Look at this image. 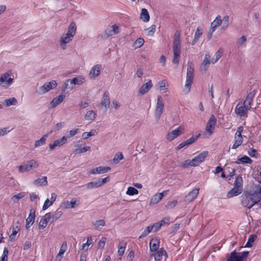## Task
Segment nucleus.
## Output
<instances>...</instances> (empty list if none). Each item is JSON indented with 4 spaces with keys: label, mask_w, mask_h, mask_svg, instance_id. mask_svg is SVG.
<instances>
[{
    "label": "nucleus",
    "mask_w": 261,
    "mask_h": 261,
    "mask_svg": "<svg viewBox=\"0 0 261 261\" xmlns=\"http://www.w3.org/2000/svg\"><path fill=\"white\" fill-rule=\"evenodd\" d=\"M261 200V182H259L258 188L253 192L245 193L242 196V205L248 208H251Z\"/></svg>",
    "instance_id": "1"
},
{
    "label": "nucleus",
    "mask_w": 261,
    "mask_h": 261,
    "mask_svg": "<svg viewBox=\"0 0 261 261\" xmlns=\"http://www.w3.org/2000/svg\"><path fill=\"white\" fill-rule=\"evenodd\" d=\"M76 25L73 22H71L68 28L67 33L63 34L60 37L59 44L62 49L67 48V44L73 39L76 34Z\"/></svg>",
    "instance_id": "2"
},
{
    "label": "nucleus",
    "mask_w": 261,
    "mask_h": 261,
    "mask_svg": "<svg viewBox=\"0 0 261 261\" xmlns=\"http://www.w3.org/2000/svg\"><path fill=\"white\" fill-rule=\"evenodd\" d=\"M194 76V65L192 62L189 61L187 64L185 89L187 92H190Z\"/></svg>",
    "instance_id": "3"
},
{
    "label": "nucleus",
    "mask_w": 261,
    "mask_h": 261,
    "mask_svg": "<svg viewBox=\"0 0 261 261\" xmlns=\"http://www.w3.org/2000/svg\"><path fill=\"white\" fill-rule=\"evenodd\" d=\"M228 18L222 17H222H216V19L211 23L210 29L211 33H213L215 29L220 25H221L223 29L226 28L228 25L229 22Z\"/></svg>",
    "instance_id": "4"
},
{
    "label": "nucleus",
    "mask_w": 261,
    "mask_h": 261,
    "mask_svg": "<svg viewBox=\"0 0 261 261\" xmlns=\"http://www.w3.org/2000/svg\"><path fill=\"white\" fill-rule=\"evenodd\" d=\"M38 166V163L36 161L32 160L18 166V169L20 172H24L36 168Z\"/></svg>",
    "instance_id": "5"
},
{
    "label": "nucleus",
    "mask_w": 261,
    "mask_h": 261,
    "mask_svg": "<svg viewBox=\"0 0 261 261\" xmlns=\"http://www.w3.org/2000/svg\"><path fill=\"white\" fill-rule=\"evenodd\" d=\"M58 84L55 80H52L49 82H46L42 86L39 87V93L40 94H43L52 89H55Z\"/></svg>",
    "instance_id": "6"
},
{
    "label": "nucleus",
    "mask_w": 261,
    "mask_h": 261,
    "mask_svg": "<svg viewBox=\"0 0 261 261\" xmlns=\"http://www.w3.org/2000/svg\"><path fill=\"white\" fill-rule=\"evenodd\" d=\"M248 251L237 253L234 251L231 253L230 256L227 261H244V259L248 256Z\"/></svg>",
    "instance_id": "7"
},
{
    "label": "nucleus",
    "mask_w": 261,
    "mask_h": 261,
    "mask_svg": "<svg viewBox=\"0 0 261 261\" xmlns=\"http://www.w3.org/2000/svg\"><path fill=\"white\" fill-rule=\"evenodd\" d=\"M154 257V261H166L168 254L163 248H160L158 251L151 254Z\"/></svg>",
    "instance_id": "8"
},
{
    "label": "nucleus",
    "mask_w": 261,
    "mask_h": 261,
    "mask_svg": "<svg viewBox=\"0 0 261 261\" xmlns=\"http://www.w3.org/2000/svg\"><path fill=\"white\" fill-rule=\"evenodd\" d=\"M164 107V100L161 95L158 97V101L155 109V116L158 119H159L163 113Z\"/></svg>",
    "instance_id": "9"
},
{
    "label": "nucleus",
    "mask_w": 261,
    "mask_h": 261,
    "mask_svg": "<svg viewBox=\"0 0 261 261\" xmlns=\"http://www.w3.org/2000/svg\"><path fill=\"white\" fill-rule=\"evenodd\" d=\"M250 108H248L247 106L245 104L239 103L237 104L236 109H235V113L237 115L240 116V117L244 116L245 115L248 111L250 110Z\"/></svg>",
    "instance_id": "10"
},
{
    "label": "nucleus",
    "mask_w": 261,
    "mask_h": 261,
    "mask_svg": "<svg viewBox=\"0 0 261 261\" xmlns=\"http://www.w3.org/2000/svg\"><path fill=\"white\" fill-rule=\"evenodd\" d=\"M216 122L217 120L215 116L213 115H212L205 127V130L209 134V135H211L214 133Z\"/></svg>",
    "instance_id": "11"
},
{
    "label": "nucleus",
    "mask_w": 261,
    "mask_h": 261,
    "mask_svg": "<svg viewBox=\"0 0 261 261\" xmlns=\"http://www.w3.org/2000/svg\"><path fill=\"white\" fill-rule=\"evenodd\" d=\"M80 204L79 200H76L75 198L71 199L70 201H65L61 203V207L64 209H69L74 208Z\"/></svg>",
    "instance_id": "12"
},
{
    "label": "nucleus",
    "mask_w": 261,
    "mask_h": 261,
    "mask_svg": "<svg viewBox=\"0 0 261 261\" xmlns=\"http://www.w3.org/2000/svg\"><path fill=\"white\" fill-rule=\"evenodd\" d=\"M120 32V27L117 24H113L108 27L105 31L104 35L106 37L112 36Z\"/></svg>",
    "instance_id": "13"
},
{
    "label": "nucleus",
    "mask_w": 261,
    "mask_h": 261,
    "mask_svg": "<svg viewBox=\"0 0 261 261\" xmlns=\"http://www.w3.org/2000/svg\"><path fill=\"white\" fill-rule=\"evenodd\" d=\"M208 155L207 151H203L192 160L193 167L199 165L203 162Z\"/></svg>",
    "instance_id": "14"
},
{
    "label": "nucleus",
    "mask_w": 261,
    "mask_h": 261,
    "mask_svg": "<svg viewBox=\"0 0 261 261\" xmlns=\"http://www.w3.org/2000/svg\"><path fill=\"white\" fill-rule=\"evenodd\" d=\"M184 130V127L180 126L175 130L169 133L167 135L166 139L169 141H172L177 136L182 134Z\"/></svg>",
    "instance_id": "15"
},
{
    "label": "nucleus",
    "mask_w": 261,
    "mask_h": 261,
    "mask_svg": "<svg viewBox=\"0 0 261 261\" xmlns=\"http://www.w3.org/2000/svg\"><path fill=\"white\" fill-rule=\"evenodd\" d=\"M67 142V137L65 136L61 138L55 140L52 143L49 145L50 150H53L58 147H60L65 144Z\"/></svg>",
    "instance_id": "16"
},
{
    "label": "nucleus",
    "mask_w": 261,
    "mask_h": 261,
    "mask_svg": "<svg viewBox=\"0 0 261 261\" xmlns=\"http://www.w3.org/2000/svg\"><path fill=\"white\" fill-rule=\"evenodd\" d=\"M211 63H212L211 56L208 53H206L204 59L200 65L201 71L205 72L207 70Z\"/></svg>",
    "instance_id": "17"
},
{
    "label": "nucleus",
    "mask_w": 261,
    "mask_h": 261,
    "mask_svg": "<svg viewBox=\"0 0 261 261\" xmlns=\"http://www.w3.org/2000/svg\"><path fill=\"white\" fill-rule=\"evenodd\" d=\"M110 170H111V168L110 167L99 166V167L90 169L88 172V174L89 175L102 174V173H105L108 172Z\"/></svg>",
    "instance_id": "18"
},
{
    "label": "nucleus",
    "mask_w": 261,
    "mask_h": 261,
    "mask_svg": "<svg viewBox=\"0 0 261 261\" xmlns=\"http://www.w3.org/2000/svg\"><path fill=\"white\" fill-rule=\"evenodd\" d=\"M110 98L108 91H105L101 100L100 106L107 110L110 107Z\"/></svg>",
    "instance_id": "19"
},
{
    "label": "nucleus",
    "mask_w": 261,
    "mask_h": 261,
    "mask_svg": "<svg viewBox=\"0 0 261 261\" xmlns=\"http://www.w3.org/2000/svg\"><path fill=\"white\" fill-rule=\"evenodd\" d=\"M180 33L176 31L174 34V38L173 43V50L180 51Z\"/></svg>",
    "instance_id": "20"
},
{
    "label": "nucleus",
    "mask_w": 261,
    "mask_h": 261,
    "mask_svg": "<svg viewBox=\"0 0 261 261\" xmlns=\"http://www.w3.org/2000/svg\"><path fill=\"white\" fill-rule=\"evenodd\" d=\"M153 85L151 80H149L145 84L142 85L138 91L139 94L143 95L146 93L152 87Z\"/></svg>",
    "instance_id": "21"
},
{
    "label": "nucleus",
    "mask_w": 261,
    "mask_h": 261,
    "mask_svg": "<svg viewBox=\"0 0 261 261\" xmlns=\"http://www.w3.org/2000/svg\"><path fill=\"white\" fill-rule=\"evenodd\" d=\"M49 221L51 222V215L50 213H47L41 219V220L39 223V229L44 228L46 226L47 223L49 222Z\"/></svg>",
    "instance_id": "22"
},
{
    "label": "nucleus",
    "mask_w": 261,
    "mask_h": 261,
    "mask_svg": "<svg viewBox=\"0 0 261 261\" xmlns=\"http://www.w3.org/2000/svg\"><path fill=\"white\" fill-rule=\"evenodd\" d=\"M160 241L157 238L152 239L149 243L150 251L151 252H156L159 250Z\"/></svg>",
    "instance_id": "23"
},
{
    "label": "nucleus",
    "mask_w": 261,
    "mask_h": 261,
    "mask_svg": "<svg viewBox=\"0 0 261 261\" xmlns=\"http://www.w3.org/2000/svg\"><path fill=\"white\" fill-rule=\"evenodd\" d=\"M101 70V66L100 65H94L91 69L90 73H89V77L90 79H94L96 77L98 76L100 73Z\"/></svg>",
    "instance_id": "24"
},
{
    "label": "nucleus",
    "mask_w": 261,
    "mask_h": 261,
    "mask_svg": "<svg viewBox=\"0 0 261 261\" xmlns=\"http://www.w3.org/2000/svg\"><path fill=\"white\" fill-rule=\"evenodd\" d=\"M35 218V211L31 210L29 217L26 220L25 227L27 229L29 228L34 223Z\"/></svg>",
    "instance_id": "25"
},
{
    "label": "nucleus",
    "mask_w": 261,
    "mask_h": 261,
    "mask_svg": "<svg viewBox=\"0 0 261 261\" xmlns=\"http://www.w3.org/2000/svg\"><path fill=\"white\" fill-rule=\"evenodd\" d=\"M65 97V95H60L58 97L54 98L50 102V107L54 108L61 103Z\"/></svg>",
    "instance_id": "26"
},
{
    "label": "nucleus",
    "mask_w": 261,
    "mask_h": 261,
    "mask_svg": "<svg viewBox=\"0 0 261 261\" xmlns=\"http://www.w3.org/2000/svg\"><path fill=\"white\" fill-rule=\"evenodd\" d=\"M164 193H166V191H164L162 193L154 195L150 200V204L154 205L158 203L163 198Z\"/></svg>",
    "instance_id": "27"
},
{
    "label": "nucleus",
    "mask_w": 261,
    "mask_h": 261,
    "mask_svg": "<svg viewBox=\"0 0 261 261\" xmlns=\"http://www.w3.org/2000/svg\"><path fill=\"white\" fill-rule=\"evenodd\" d=\"M256 94V91L253 90L252 91L250 92L247 95V98H246L245 100L243 102L244 104H245L246 106H247L248 108H251V105L252 101V100Z\"/></svg>",
    "instance_id": "28"
},
{
    "label": "nucleus",
    "mask_w": 261,
    "mask_h": 261,
    "mask_svg": "<svg viewBox=\"0 0 261 261\" xmlns=\"http://www.w3.org/2000/svg\"><path fill=\"white\" fill-rule=\"evenodd\" d=\"M199 194V189H194L190 192L186 196V200L192 201L196 198Z\"/></svg>",
    "instance_id": "29"
},
{
    "label": "nucleus",
    "mask_w": 261,
    "mask_h": 261,
    "mask_svg": "<svg viewBox=\"0 0 261 261\" xmlns=\"http://www.w3.org/2000/svg\"><path fill=\"white\" fill-rule=\"evenodd\" d=\"M74 85L72 83V81L71 79L67 80L65 81L64 84L62 86V91H65L66 90L68 89H73L74 87Z\"/></svg>",
    "instance_id": "30"
},
{
    "label": "nucleus",
    "mask_w": 261,
    "mask_h": 261,
    "mask_svg": "<svg viewBox=\"0 0 261 261\" xmlns=\"http://www.w3.org/2000/svg\"><path fill=\"white\" fill-rule=\"evenodd\" d=\"M34 184L37 186H47V177L46 176H42L41 178H37L34 180Z\"/></svg>",
    "instance_id": "31"
},
{
    "label": "nucleus",
    "mask_w": 261,
    "mask_h": 261,
    "mask_svg": "<svg viewBox=\"0 0 261 261\" xmlns=\"http://www.w3.org/2000/svg\"><path fill=\"white\" fill-rule=\"evenodd\" d=\"M242 190L234 186V188L227 193V197L231 198L241 193Z\"/></svg>",
    "instance_id": "32"
},
{
    "label": "nucleus",
    "mask_w": 261,
    "mask_h": 261,
    "mask_svg": "<svg viewBox=\"0 0 261 261\" xmlns=\"http://www.w3.org/2000/svg\"><path fill=\"white\" fill-rule=\"evenodd\" d=\"M96 116V112L90 110L86 112L84 118L87 120H93Z\"/></svg>",
    "instance_id": "33"
},
{
    "label": "nucleus",
    "mask_w": 261,
    "mask_h": 261,
    "mask_svg": "<svg viewBox=\"0 0 261 261\" xmlns=\"http://www.w3.org/2000/svg\"><path fill=\"white\" fill-rule=\"evenodd\" d=\"M66 249H67V244H66V243H63L61 245V246L60 247V250H59V252L58 254H57V255L56 256V258L57 259L60 260L62 258V255L65 252V251L66 250Z\"/></svg>",
    "instance_id": "34"
},
{
    "label": "nucleus",
    "mask_w": 261,
    "mask_h": 261,
    "mask_svg": "<svg viewBox=\"0 0 261 261\" xmlns=\"http://www.w3.org/2000/svg\"><path fill=\"white\" fill-rule=\"evenodd\" d=\"M222 54L223 50L221 49H219L218 51H217L214 57L211 59L212 63L215 64L216 63L221 57Z\"/></svg>",
    "instance_id": "35"
},
{
    "label": "nucleus",
    "mask_w": 261,
    "mask_h": 261,
    "mask_svg": "<svg viewBox=\"0 0 261 261\" xmlns=\"http://www.w3.org/2000/svg\"><path fill=\"white\" fill-rule=\"evenodd\" d=\"M100 186H101L98 179L94 181L90 182L86 185V187L87 189L97 188Z\"/></svg>",
    "instance_id": "36"
},
{
    "label": "nucleus",
    "mask_w": 261,
    "mask_h": 261,
    "mask_svg": "<svg viewBox=\"0 0 261 261\" xmlns=\"http://www.w3.org/2000/svg\"><path fill=\"white\" fill-rule=\"evenodd\" d=\"M243 142V138L242 136H235L234 137V142L232 147V149H236L239 146H240Z\"/></svg>",
    "instance_id": "37"
},
{
    "label": "nucleus",
    "mask_w": 261,
    "mask_h": 261,
    "mask_svg": "<svg viewBox=\"0 0 261 261\" xmlns=\"http://www.w3.org/2000/svg\"><path fill=\"white\" fill-rule=\"evenodd\" d=\"M48 137V134H46L43 135L41 139L36 141L35 143V147H38L44 145L45 143L46 140Z\"/></svg>",
    "instance_id": "38"
},
{
    "label": "nucleus",
    "mask_w": 261,
    "mask_h": 261,
    "mask_svg": "<svg viewBox=\"0 0 261 261\" xmlns=\"http://www.w3.org/2000/svg\"><path fill=\"white\" fill-rule=\"evenodd\" d=\"M180 51L173 50V59L172 62L173 64L178 65L179 62V56L180 54Z\"/></svg>",
    "instance_id": "39"
},
{
    "label": "nucleus",
    "mask_w": 261,
    "mask_h": 261,
    "mask_svg": "<svg viewBox=\"0 0 261 261\" xmlns=\"http://www.w3.org/2000/svg\"><path fill=\"white\" fill-rule=\"evenodd\" d=\"M4 103L6 107L15 106L17 103V100L15 97H13L5 99Z\"/></svg>",
    "instance_id": "40"
},
{
    "label": "nucleus",
    "mask_w": 261,
    "mask_h": 261,
    "mask_svg": "<svg viewBox=\"0 0 261 261\" xmlns=\"http://www.w3.org/2000/svg\"><path fill=\"white\" fill-rule=\"evenodd\" d=\"M73 83L74 86L76 85H81L85 82V79L83 77L80 76L76 77H74L71 79Z\"/></svg>",
    "instance_id": "41"
},
{
    "label": "nucleus",
    "mask_w": 261,
    "mask_h": 261,
    "mask_svg": "<svg viewBox=\"0 0 261 261\" xmlns=\"http://www.w3.org/2000/svg\"><path fill=\"white\" fill-rule=\"evenodd\" d=\"M202 34V31L199 28H197L196 29V31L195 33V36L194 38L192 41V44L194 45L197 40H198L199 38L201 36V35Z\"/></svg>",
    "instance_id": "42"
},
{
    "label": "nucleus",
    "mask_w": 261,
    "mask_h": 261,
    "mask_svg": "<svg viewBox=\"0 0 261 261\" xmlns=\"http://www.w3.org/2000/svg\"><path fill=\"white\" fill-rule=\"evenodd\" d=\"M97 134L96 130H91L90 132H84L83 133L82 137L84 139H86L91 136H95Z\"/></svg>",
    "instance_id": "43"
},
{
    "label": "nucleus",
    "mask_w": 261,
    "mask_h": 261,
    "mask_svg": "<svg viewBox=\"0 0 261 261\" xmlns=\"http://www.w3.org/2000/svg\"><path fill=\"white\" fill-rule=\"evenodd\" d=\"M242 178L240 176H237L235 180L234 187L239 189H240L241 190H242Z\"/></svg>",
    "instance_id": "44"
},
{
    "label": "nucleus",
    "mask_w": 261,
    "mask_h": 261,
    "mask_svg": "<svg viewBox=\"0 0 261 261\" xmlns=\"http://www.w3.org/2000/svg\"><path fill=\"white\" fill-rule=\"evenodd\" d=\"M144 41L143 38H138L133 44V46L135 48L141 47L144 44Z\"/></svg>",
    "instance_id": "45"
},
{
    "label": "nucleus",
    "mask_w": 261,
    "mask_h": 261,
    "mask_svg": "<svg viewBox=\"0 0 261 261\" xmlns=\"http://www.w3.org/2000/svg\"><path fill=\"white\" fill-rule=\"evenodd\" d=\"M125 249V244L120 243L118 246V253L120 256L123 255Z\"/></svg>",
    "instance_id": "46"
},
{
    "label": "nucleus",
    "mask_w": 261,
    "mask_h": 261,
    "mask_svg": "<svg viewBox=\"0 0 261 261\" xmlns=\"http://www.w3.org/2000/svg\"><path fill=\"white\" fill-rule=\"evenodd\" d=\"M123 159V155L122 153L118 152L115 154L113 161L114 164H117L119 162L120 160H122Z\"/></svg>",
    "instance_id": "47"
},
{
    "label": "nucleus",
    "mask_w": 261,
    "mask_h": 261,
    "mask_svg": "<svg viewBox=\"0 0 261 261\" xmlns=\"http://www.w3.org/2000/svg\"><path fill=\"white\" fill-rule=\"evenodd\" d=\"M79 132V129H77V128L73 129L70 130L69 132H67L66 136H65V137H67V139L68 138H71L73 136H75Z\"/></svg>",
    "instance_id": "48"
},
{
    "label": "nucleus",
    "mask_w": 261,
    "mask_h": 261,
    "mask_svg": "<svg viewBox=\"0 0 261 261\" xmlns=\"http://www.w3.org/2000/svg\"><path fill=\"white\" fill-rule=\"evenodd\" d=\"M126 194L128 195H134L138 194V191L134 187H129L126 192Z\"/></svg>",
    "instance_id": "49"
},
{
    "label": "nucleus",
    "mask_w": 261,
    "mask_h": 261,
    "mask_svg": "<svg viewBox=\"0 0 261 261\" xmlns=\"http://www.w3.org/2000/svg\"><path fill=\"white\" fill-rule=\"evenodd\" d=\"M153 230V227L150 226H147L146 229L142 232V234L139 237L140 238L144 237L148 234Z\"/></svg>",
    "instance_id": "50"
},
{
    "label": "nucleus",
    "mask_w": 261,
    "mask_h": 261,
    "mask_svg": "<svg viewBox=\"0 0 261 261\" xmlns=\"http://www.w3.org/2000/svg\"><path fill=\"white\" fill-rule=\"evenodd\" d=\"M19 230L20 227L19 226H16L15 227L13 228L12 233L9 236V239L11 240H14L16 234L19 231Z\"/></svg>",
    "instance_id": "51"
},
{
    "label": "nucleus",
    "mask_w": 261,
    "mask_h": 261,
    "mask_svg": "<svg viewBox=\"0 0 261 261\" xmlns=\"http://www.w3.org/2000/svg\"><path fill=\"white\" fill-rule=\"evenodd\" d=\"M180 166L187 168L189 167H193L192 160H187L180 164Z\"/></svg>",
    "instance_id": "52"
},
{
    "label": "nucleus",
    "mask_w": 261,
    "mask_h": 261,
    "mask_svg": "<svg viewBox=\"0 0 261 261\" xmlns=\"http://www.w3.org/2000/svg\"><path fill=\"white\" fill-rule=\"evenodd\" d=\"M62 215V212L61 211H58L55 213L54 215L51 216V222H53L56 220H57L58 219H59Z\"/></svg>",
    "instance_id": "53"
},
{
    "label": "nucleus",
    "mask_w": 261,
    "mask_h": 261,
    "mask_svg": "<svg viewBox=\"0 0 261 261\" xmlns=\"http://www.w3.org/2000/svg\"><path fill=\"white\" fill-rule=\"evenodd\" d=\"M238 161L239 162L247 164H250L252 162L251 159L246 155H244L242 158L239 159Z\"/></svg>",
    "instance_id": "54"
},
{
    "label": "nucleus",
    "mask_w": 261,
    "mask_h": 261,
    "mask_svg": "<svg viewBox=\"0 0 261 261\" xmlns=\"http://www.w3.org/2000/svg\"><path fill=\"white\" fill-rule=\"evenodd\" d=\"M90 149V146H87V147H83V148H79V149H76L74 152L75 153V154H80V153H84V152H85L88 150H89Z\"/></svg>",
    "instance_id": "55"
},
{
    "label": "nucleus",
    "mask_w": 261,
    "mask_h": 261,
    "mask_svg": "<svg viewBox=\"0 0 261 261\" xmlns=\"http://www.w3.org/2000/svg\"><path fill=\"white\" fill-rule=\"evenodd\" d=\"M8 254L7 248H4L2 256L0 258V261H7Z\"/></svg>",
    "instance_id": "56"
},
{
    "label": "nucleus",
    "mask_w": 261,
    "mask_h": 261,
    "mask_svg": "<svg viewBox=\"0 0 261 261\" xmlns=\"http://www.w3.org/2000/svg\"><path fill=\"white\" fill-rule=\"evenodd\" d=\"M200 135V134L199 133L198 135H197L195 137H192L185 141V142L186 143V145H189L194 143L197 139V138L199 137Z\"/></svg>",
    "instance_id": "57"
},
{
    "label": "nucleus",
    "mask_w": 261,
    "mask_h": 261,
    "mask_svg": "<svg viewBox=\"0 0 261 261\" xmlns=\"http://www.w3.org/2000/svg\"><path fill=\"white\" fill-rule=\"evenodd\" d=\"M254 238H255V237L253 236H252V235L250 236L248 238V242H247V243L246 244V245L245 246V247H251L252 246V243L254 241Z\"/></svg>",
    "instance_id": "58"
},
{
    "label": "nucleus",
    "mask_w": 261,
    "mask_h": 261,
    "mask_svg": "<svg viewBox=\"0 0 261 261\" xmlns=\"http://www.w3.org/2000/svg\"><path fill=\"white\" fill-rule=\"evenodd\" d=\"M105 225V221L103 220H97L94 223V225L96 229H98L100 226H104Z\"/></svg>",
    "instance_id": "59"
},
{
    "label": "nucleus",
    "mask_w": 261,
    "mask_h": 261,
    "mask_svg": "<svg viewBox=\"0 0 261 261\" xmlns=\"http://www.w3.org/2000/svg\"><path fill=\"white\" fill-rule=\"evenodd\" d=\"M24 197V195L22 193H19L17 195H13L11 199L13 200L14 202H17L19 199L23 198Z\"/></svg>",
    "instance_id": "60"
},
{
    "label": "nucleus",
    "mask_w": 261,
    "mask_h": 261,
    "mask_svg": "<svg viewBox=\"0 0 261 261\" xmlns=\"http://www.w3.org/2000/svg\"><path fill=\"white\" fill-rule=\"evenodd\" d=\"M10 75V73L9 72H6L3 74L0 77V85L5 81H6V80L8 78Z\"/></svg>",
    "instance_id": "61"
},
{
    "label": "nucleus",
    "mask_w": 261,
    "mask_h": 261,
    "mask_svg": "<svg viewBox=\"0 0 261 261\" xmlns=\"http://www.w3.org/2000/svg\"><path fill=\"white\" fill-rule=\"evenodd\" d=\"M177 201L175 200H172L171 201H170L167 203L166 205V206L168 208H172L175 206V205L177 204Z\"/></svg>",
    "instance_id": "62"
},
{
    "label": "nucleus",
    "mask_w": 261,
    "mask_h": 261,
    "mask_svg": "<svg viewBox=\"0 0 261 261\" xmlns=\"http://www.w3.org/2000/svg\"><path fill=\"white\" fill-rule=\"evenodd\" d=\"M52 205L51 202H50V200L47 198L45 201L44 204L42 207V210L43 211L46 210L48 207Z\"/></svg>",
    "instance_id": "63"
},
{
    "label": "nucleus",
    "mask_w": 261,
    "mask_h": 261,
    "mask_svg": "<svg viewBox=\"0 0 261 261\" xmlns=\"http://www.w3.org/2000/svg\"><path fill=\"white\" fill-rule=\"evenodd\" d=\"M160 90H164L166 89L167 82L165 80L161 81L158 83Z\"/></svg>",
    "instance_id": "64"
}]
</instances>
